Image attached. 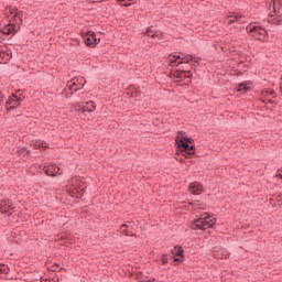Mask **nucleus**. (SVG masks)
<instances>
[{"instance_id":"33","label":"nucleus","mask_w":282,"mask_h":282,"mask_svg":"<svg viewBox=\"0 0 282 282\" xmlns=\"http://www.w3.org/2000/svg\"><path fill=\"white\" fill-rule=\"evenodd\" d=\"M188 206H199V200L189 202Z\"/></svg>"},{"instance_id":"27","label":"nucleus","mask_w":282,"mask_h":282,"mask_svg":"<svg viewBox=\"0 0 282 282\" xmlns=\"http://www.w3.org/2000/svg\"><path fill=\"white\" fill-rule=\"evenodd\" d=\"M262 94L264 96H274V90L273 89H271V90H263Z\"/></svg>"},{"instance_id":"41","label":"nucleus","mask_w":282,"mask_h":282,"mask_svg":"<svg viewBox=\"0 0 282 282\" xmlns=\"http://www.w3.org/2000/svg\"><path fill=\"white\" fill-rule=\"evenodd\" d=\"M120 228L127 229V228H129V225L123 224V225L120 226Z\"/></svg>"},{"instance_id":"49","label":"nucleus","mask_w":282,"mask_h":282,"mask_svg":"<svg viewBox=\"0 0 282 282\" xmlns=\"http://www.w3.org/2000/svg\"><path fill=\"white\" fill-rule=\"evenodd\" d=\"M280 208H282V203L279 205Z\"/></svg>"},{"instance_id":"42","label":"nucleus","mask_w":282,"mask_h":282,"mask_svg":"<svg viewBox=\"0 0 282 282\" xmlns=\"http://www.w3.org/2000/svg\"><path fill=\"white\" fill-rule=\"evenodd\" d=\"M132 96H135V98H138V96H140V93L135 91L132 94Z\"/></svg>"},{"instance_id":"46","label":"nucleus","mask_w":282,"mask_h":282,"mask_svg":"<svg viewBox=\"0 0 282 282\" xmlns=\"http://www.w3.org/2000/svg\"><path fill=\"white\" fill-rule=\"evenodd\" d=\"M95 1H97L98 3H102V1H105V0H95Z\"/></svg>"},{"instance_id":"5","label":"nucleus","mask_w":282,"mask_h":282,"mask_svg":"<svg viewBox=\"0 0 282 282\" xmlns=\"http://www.w3.org/2000/svg\"><path fill=\"white\" fill-rule=\"evenodd\" d=\"M43 171L45 173V175H47L48 177H56L57 175H62L61 173V167H58V165L52 163L50 165H45L43 167Z\"/></svg>"},{"instance_id":"28","label":"nucleus","mask_w":282,"mask_h":282,"mask_svg":"<svg viewBox=\"0 0 282 282\" xmlns=\"http://www.w3.org/2000/svg\"><path fill=\"white\" fill-rule=\"evenodd\" d=\"M121 235H124L126 237H129V231L124 228H119L118 230Z\"/></svg>"},{"instance_id":"32","label":"nucleus","mask_w":282,"mask_h":282,"mask_svg":"<svg viewBox=\"0 0 282 282\" xmlns=\"http://www.w3.org/2000/svg\"><path fill=\"white\" fill-rule=\"evenodd\" d=\"M0 274H6V264L0 263Z\"/></svg>"},{"instance_id":"11","label":"nucleus","mask_w":282,"mask_h":282,"mask_svg":"<svg viewBox=\"0 0 282 282\" xmlns=\"http://www.w3.org/2000/svg\"><path fill=\"white\" fill-rule=\"evenodd\" d=\"M194 229L196 230H207L206 219L197 218L194 220Z\"/></svg>"},{"instance_id":"2","label":"nucleus","mask_w":282,"mask_h":282,"mask_svg":"<svg viewBox=\"0 0 282 282\" xmlns=\"http://www.w3.org/2000/svg\"><path fill=\"white\" fill-rule=\"evenodd\" d=\"M249 34L256 39V41H261V43H268V31L261 26L253 25L249 29Z\"/></svg>"},{"instance_id":"50","label":"nucleus","mask_w":282,"mask_h":282,"mask_svg":"<svg viewBox=\"0 0 282 282\" xmlns=\"http://www.w3.org/2000/svg\"><path fill=\"white\" fill-rule=\"evenodd\" d=\"M280 175V177H281V180H282V174H279Z\"/></svg>"},{"instance_id":"13","label":"nucleus","mask_w":282,"mask_h":282,"mask_svg":"<svg viewBox=\"0 0 282 282\" xmlns=\"http://www.w3.org/2000/svg\"><path fill=\"white\" fill-rule=\"evenodd\" d=\"M248 85H250V82L240 83L238 86V91H245L246 94L247 91H251L252 87Z\"/></svg>"},{"instance_id":"8","label":"nucleus","mask_w":282,"mask_h":282,"mask_svg":"<svg viewBox=\"0 0 282 282\" xmlns=\"http://www.w3.org/2000/svg\"><path fill=\"white\" fill-rule=\"evenodd\" d=\"M17 25L15 24H7L3 29L0 30V34L3 36H10V34H17Z\"/></svg>"},{"instance_id":"18","label":"nucleus","mask_w":282,"mask_h":282,"mask_svg":"<svg viewBox=\"0 0 282 282\" xmlns=\"http://www.w3.org/2000/svg\"><path fill=\"white\" fill-rule=\"evenodd\" d=\"M171 56H173V55L169 56L171 67H180V65H177L180 63V61H177V59H175L174 57H171Z\"/></svg>"},{"instance_id":"10","label":"nucleus","mask_w":282,"mask_h":282,"mask_svg":"<svg viewBox=\"0 0 282 282\" xmlns=\"http://www.w3.org/2000/svg\"><path fill=\"white\" fill-rule=\"evenodd\" d=\"M93 111H96V102L94 101H88L82 107L83 113H91Z\"/></svg>"},{"instance_id":"47","label":"nucleus","mask_w":282,"mask_h":282,"mask_svg":"<svg viewBox=\"0 0 282 282\" xmlns=\"http://www.w3.org/2000/svg\"><path fill=\"white\" fill-rule=\"evenodd\" d=\"M75 107H80V104H79V102H76V104H75Z\"/></svg>"},{"instance_id":"39","label":"nucleus","mask_w":282,"mask_h":282,"mask_svg":"<svg viewBox=\"0 0 282 282\" xmlns=\"http://www.w3.org/2000/svg\"><path fill=\"white\" fill-rule=\"evenodd\" d=\"M261 102H263L264 105H268V104L272 105V100L267 101L265 99H262Z\"/></svg>"},{"instance_id":"34","label":"nucleus","mask_w":282,"mask_h":282,"mask_svg":"<svg viewBox=\"0 0 282 282\" xmlns=\"http://www.w3.org/2000/svg\"><path fill=\"white\" fill-rule=\"evenodd\" d=\"M173 261L174 262H178L182 263V261H184L182 258H177L176 256L173 257Z\"/></svg>"},{"instance_id":"53","label":"nucleus","mask_w":282,"mask_h":282,"mask_svg":"<svg viewBox=\"0 0 282 282\" xmlns=\"http://www.w3.org/2000/svg\"><path fill=\"white\" fill-rule=\"evenodd\" d=\"M148 282H151V280H149Z\"/></svg>"},{"instance_id":"22","label":"nucleus","mask_w":282,"mask_h":282,"mask_svg":"<svg viewBox=\"0 0 282 282\" xmlns=\"http://www.w3.org/2000/svg\"><path fill=\"white\" fill-rule=\"evenodd\" d=\"M184 78H193V73H191V70H186V68H184V73H183V80Z\"/></svg>"},{"instance_id":"24","label":"nucleus","mask_w":282,"mask_h":282,"mask_svg":"<svg viewBox=\"0 0 282 282\" xmlns=\"http://www.w3.org/2000/svg\"><path fill=\"white\" fill-rule=\"evenodd\" d=\"M230 19H236L237 23H243V21H241L243 15H231Z\"/></svg>"},{"instance_id":"40","label":"nucleus","mask_w":282,"mask_h":282,"mask_svg":"<svg viewBox=\"0 0 282 282\" xmlns=\"http://www.w3.org/2000/svg\"><path fill=\"white\" fill-rule=\"evenodd\" d=\"M56 268H59L58 263H55V264L53 265L52 271H53V272H56Z\"/></svg>"},{"instance_id":"16","label":"nucleus","mask_w":282,"mask_h":282,"mask_svg":"<svg viewBox=\"0 0 282 282\" xmlns=\"http://www.w3.org/2000/svg\"><path fill=\"white\" fill-rule=\"evenodd\" d=\"M209 219V220H208ZM205 224H206V228H213V226L215 224H217V219H210V217H205Z\"/></svg>"},{"instance_id":"52","label":"nucleus","mask_w":282,"mask_h":282,"mask_svg":"<svg viewBox=\"0 0 282 282\" xmlns=\"http://www.w3.org/2000/svg\"><path fill=\"white\" fill-rule=\"evenodd\" d=\"M118 1H124V0H118Z\"/></svg>"},{"instance_id":"17","label":"nucleus","mask_w":282,"mask_h":282,"mask_svg":"<svg viewBox=\"0 0 282 282\" xmlns=\"http://www.w3.org/2000/svg\"><path fill=\"white\" fill-rule=\"evenodd\" d=\"M13 21H20V23H23V12L17 11L13 15Z\"/></svg>"},{"instance_id":"48","label":"nucleus","mask_w":282,"mask_h":282,"mask_svg":"<svg viewBox=\"0 0 282 282\" xmlns=\"http://www.w3.org/2000/svg\"><path fill=\"white\" fill-rule=\"evenodd\" d=\"M278 202H281V195L278 196Z\"/></svg>"},{"instance_id":"23","label":"nucleus","mask_w":282,"mask_h":282,"mask_svg":"<svg viewBox=\"0 0 282 282\" xmlns=\"http://www.w3.org/2000/svg\"><path fill=\"white\" fill-rule=\"evenodd\" d=\"M19 153H21V155H30V150H28V148H21Z\"/></svg>"},{"instance_id":"20","label":"nucleus","mask_w":282,"mask_h":282,"mask_svg":"<svg viewBox=\"0 0 282 282\" xmlns=\"http://www.w3.org/2000/svg\"><path fill=\"white\" fill-rule=\"evenodd\" d=\"M72 85L67 86L68 87V91H70V96H74V87H76V80L75 79H72Z\"/></svg>"},{"instance_id":"19","label":"nucleus","mask_w":282,"mask_h":282,"mask_svg":"<svg viewBox=\"0 0 282 282\" xmlns=\"http://www.w3.org/2000/svg\"><path fill=\"white\" fill-rule=\"evenodd\" d=\"M86 83H87V80H85L84 83H76V85L74 87V93L80 91V89H83V87H85Z\"/></svg>"},{"instance_id":"14","label":"nucleus","mask_w":282,"mask_h":282,"mask_svg":"<svg viewBox=\"0 0 282 282\" xmlns=\"http://www.w3.org/2000/svg\"><path fill=\"white\" fill-rule=\"evenodd\" d=\"M192 61H193V55L188 54L183 56L181 61H178L177 65H188V63H191Z\"/></svg>"},{"instance_id":"4","label":"nucleus","mask_w":282,"mask_h":282,"mask_svg":"<svg viewBox=\"0 0 282 282\" xmlns=\"http://www.w3.org/2000/svg\"><path fill=\"white\" fill-rule=\"evenodd\" d=\"M84 42L87 47H96V45L100 43V40L96 37V33L94 31H88L86 35H84Z\"/></svg>"},{"instance_id":"38","label":"nucleus","mask_w":282,"mask_h":282,"mask_svg":"<svg viewBox=\"0 0 282 282\" xmlns=\"http://www.w3.org/2000/svg\"><path fill=\"white\" fill-rule=\"evenodd\" d=\"M68 194L70 195V197H76V198H78V195H76L75 192H68Z\"/></svg>"},{"instance_id":"12","label":"nucleus","mask_w":282,"mask_h":282,"mask_svg":"<svg viewBox=\"0 0 282 282\" xmlns=\"http://www.w3.org/2000/svg\"><path fill=\"white\" fill-rule=\"evenodd\" d=\"M172 254H174V257H178L180 259H184V248L182 246H175L172 250Z\"/></svg>"},{"instance_id":"30","label":"nucleus","mask_w":282,"mask_h":282,"mask_svg":"<svg viewBox=\"0 0 282 282\" xmlns=\"http://www.w3.org/2000/svg\"><path fill=\"white\" fill-rule=\"evenodd\" d=\"M156 32H154L153 30H151V29H148L147 31H145V35L147 36H153V34H155Z\"/></svg>"},{"instance_id":"36","label":"nucleus","mask_w":282,"mask_h":282,"mask_svg":"<svg viewBox=\"0 0 282 282\" xmlns=\"http://www.w3.org/2000/svg\"><path fill=\"white\" fill-rule=\"evenodd\" d=\"M3 98H6V96H4L3 93L0 90V105L3 102Z\"/></svg>"},{"instance_id":"1","label":"nucleus","mask_w":282,"mask_h":282,"mask_svg":"<svg viewBox=\"0 0 282 282\" xmlns=\"http://www.w3.org/2000/svg\"><path fill=\"white\" fill-rule=\"evenodd\" d=\"M175 142L178 151L182 153V155H184V158H191V155H195V140H193V138H188L186 132L178 131Z\"/></svg>"},{"instance_id":"43","label":"nucleus","mask_w":282,"mask_h":282,"mask_svg":"<svg viewBox=\"0 0 282 282\" xmlns=\"http://www.w3.org/2000/svg\"><path fill=\"white\" fill-rule=\"evenodd\" d=\"M63 271H64V272H67V269L61 268V269H59V272H63Z\"/></svg>"},{"instance_id":"21","label":"nucleus","mask_w":282,"mask_h":282,"mask_svg":"<svg viewBox=\"0 0 282 282\" xmlns=\"http://www.w3.org/2000/svg\"><path fill=\"white\" fill-rule=\"evenodd\" d=\"M163 36H164V33H162V32L158 33L156 32V33H153L151 35V39H159V41H162Z\"/></svg>"},{"instance_id":"31","label":"nucleus","mask_w":282,"mask_h":282,"mask_svg":"<svg viewBox=\"0 0 282 282\" xmlns=\"http://www.w3.org/2000/svg\"><path fill=\"white\" fill-rule=\"evenodd\" d=\"M193 63H196L197 65H199V63H202V57H193Z\"/></svg>"},{"instance_id":"37","label":"nucleus","mask_w":282,"mask_h":282,"mask_svg":"<svg viewBox=\"0 0 282 282\" xmlns=\"http://www.w3.org/2000/svg\"><path fill=\"white\" fill-rule=\"evenodd\" d=\"M173 58H174L175 61H182V56H180V55H173Z\"/></svg>"},{"instance_id":"7","label":"nucleus","mask_w":282,"mask_h":282,"mask_svg":"<svg viewBox=\"0 0 282 282\" xmlns=\"http://www.w3.org/2000/svg\"><path fill=\"white\" fill-rule=\"evenodd\" d=\"M273 13H274V15H271L268 20L270 25H282L281 11L276 10V8L273 7Z\"/></svg>"},{"instance_id":"45","label":"nucleus","mask_w":282,"mask_h":282,"mask_svg":"<svg viewBox=\"0 0 282 282\" xmlns=\"http://www.w3.org/2000/svg\"><path fill=\"white\" fill-rule=\"evenodd\" d=\"M129 237H138L135 234H129Z\"/></svg>"},{"instance_id":"25","label":"nucleus","mask_w":282,"mask_h":282,"mask_svg":"<svg viewBox=\"0 0 282 282\" xmlns=\"http://www.w3.org/2000/svg\"><path fill=\"white\" fill-rule=\"evenodd\" d=\"M169 259H171V256H170V258H167L166 254H163V257L161 259L162 265H166V263H169Z\"/></svg>"},{"instance_id":"26","label":"nucleus","mask_w":282,"mask_h":282,"mask_svg":"<svg viewBox=\"0 0 282 282\" xmlns=\"http://www.w3.org/2000/svg\"><path fill=\"white\" fill-rule=\"evenodd\" d=\"M8 10H9V12H10V14H14V10H15L17 12H19V9H17V7H14L13 9H12V7H7V8H6V12H8Z\"/></svg>"},{"instance_id":"15","label":"nucleus","mask_w":282,"mask_h":282,"mask_svg":"<svg viewBox=\"0 0 282 282\" xmlns=\"http://www.w3.org/2000/svg\"><path fill=\"white\" fill-rule=\"evenodd\" d=\"M173 76H174V78H176L180 82L184 80V68L174 70Z\"/></svg>"},{"instance_id":"9","label":"nucleus","mask_w":282,"mask_h":282,"mask_svg":"<svg viewBox=\"0 0 282 282\" xmlns=\"http://www.w3.org/2000/svg\"><path fill=\"white\" fill-rule=\"evenodd\" d=\"M10 209L12 210V203H10V200L0 202V213H2V215H8Z\"/></svg>"},{"instance_id":"6","label":"nucleus","mask_w":282,"mask_h":282,"mask_svg":"<svg viewBox=\"0 0 282 282\" xmlns=\"http://www.w3.org/2000/svg\"><path fill=\"white\" fill-rule=\"evenodd\" d=\"M188 192L191 195H202V193H204V185L197 181L192 182L188 185Z\"/></svg>"},{"instance_id":"3","label":"nucleus","mask_w":282,"mask_h":282,"mask_svg":"<svg viewBox=\"0 0 282 282\" xmlns=\"http://www.w3.org/2000/svg\"><path fill=\"white\" fill-rule=\"evenodd\" d=\"M21 102H23V99L19 95L12 94L6 101L7 111H13L17 107H21Z\"/></svg>"},{"instance_id":"29","label":"nucleus","mask_w":282,"mask_h":282,"mask_svg":"<svg viewBox=\"0 0 282 282\" xmlns=\"http://www.w3.org/2000/svg\"><path fill=\"white\" fill-rule=\"evenodd\" d=\"M62 96H63L64 98H72V95H69V94L67 93V88H65V89L62 91Z\"/></svg>"},{"instance_id":"44","label":"nucleus","mask_w":282,"mask_h":282,"mask_svg":"<svg viewBox=\"0 0 282 282\" xmlns=\"http://www.w3.org/2000/svg\"><path fill=\"white\" fill-rule=\"evenodd\" d=\"M178 162H181V164H184V159H178Z\"/></svg>"},{"instance_id":"35","label":"nucleus","mask_w":282,"mask_h":282,"mask_svg":"<svg viewBox=\"0 0 282 282\" xmlns=\"http://www.w3.org/2000/svg\"><path fill=\"white\" fill-rule=\"evenodd\" d=\"M232 23H237L235 18H229L228 25H232Z\"/></svg>"},{"instance_id":"51","label":"nucleus","mask_w":282,"mask_h":282,"mask_svg":"<svg viewBox=\"0 0 282 282\" xmlns=\"http://www.w3.org/2000/svg\"><path fill=\"white\" fill-rule=\"evenodd\" d=\"M12 215V213H9V216Z\"/></svg>"}]
</instances>
